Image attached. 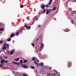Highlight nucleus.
Listing matches in <instances>:
<instances>
[{
  "mask_svg": "<svg viewBox=\"0 0 76 76\" xmlns=\"http://www.w3.org/2000/svg\"><path fill=\"white\" fill-rule=\"evenodd\" d=\"M32 60L33 61H36V62H35L34 63L36 64H37V66H38V63H39V60H38V59H37L35 58V57H34L33 58H32Z\"/></svg>",
  "mask_w": 76,
  "mask_h": 76,
  "instance_id": "1",
  "label": "nucleus"
},
{
  "mask_svg": "<svg viewBox=\"0 0 76 76\" xmlns=\"http://www.w3.org/2000/svg\"><path fill=\"white\" fill-rule=\"evenodd\" d=\"M51 11V9L50 10H46V15H48L49 14V12H50Z\"/></svg>",
  "mask_w": 76,
  "mask_h": 76,
  "instance_id": "2",
  "label": "nucleus"
},
{
  "mask_svg": "<svg viewBox=\"0 0 76 76\" xmlns=\"http://www.w3.org/2000/svg\"><path fill=\"white\" fill-rule=\"evenodd\" d=\"M14 53H15V50H12L10 52L11 55H13L14 54Z\"/></svg>",
  "mask_w": 76,
  "mask_h": 76,
  "instance_id": "3",
  "label": "nucleus"
},
{
  "mask_svg": "<svg viewBox=\"0 0 76 76\" xmlns=\"http://www.w3.org/2000/svg\"><path fill=\"white\" fill-rule=\"evenodd\" d=\"M53 75L54 76H60L59 73H56V74H53Z\"/></svg>",
  "mask_w": 76,
  "mask_h": 76,
  "instance_id": "4",
  "label": "nucleus"
},
{
  "mask_svg": "<svg viewBox=\"0 0 76 76\" xmlns=\"http://www.w3.org/2000/svg\"><path fill=\"white\" fill-rule=\"evenodd\" d=\"M13 63L15 64H16V65H19V62H13Z\"/></svg>",
  "mask_w": 76,
  "mask_h": 76,
  "instance_id": "5",
  "label": "nucleus"
},
{
  "mask_svg": "<svg viewBox=\"0 0 76 76\" xmlns=\"http://www.w3.org/2000/svg\"><path fill=\"white\" fill-rule=\"evenodd\" d=\"M5 63V60L4 59L2 60L1 61V63Z\"/></svg>",
  "mask_w": 76,
  "mask_h": 76,
  "instance_id": "6",
  "label": "nucleus"
},
{
  "mask_svg": "<svg viewBox=\"0 0 76 76\" xmlns=\"http://www.w3.org/2000/svg\"><path fill=\"white\" fill-rule=\"evenodd\" d=\"M7 48V47H6V46H4L3 47L2 49L3 50H6V49Z\"/></svg>",
  "mask_w": 76,
  "mask_h": 76,
  "instance_id": "7",
  "label": "nucleus"
},
{
  "mask_svg": "<svg viewBox=\"0 0 76 76\" xmlns=\"http://www.w3.org/2000/svg\"><path fill=\"white\" fill-rule=\"evenodd\" d=\"M15 61H19V58H17L15 59Z\"/></svg>",
  "mask_w": 76,
  "mask_h": 76,
  "instance_id": "8",
  "label": "nucleus"
},
{
  "mask_svg": "<svg viewBox=\"0 0 76 76\" xmlns=\"http://www.w3.org/2000/svg\"><path fill=\"white\" fill-rule=\"evenodd\" d=\"M41 8L42 9H44V8L45 7V5L43 4V5H42L41 6Z\"/></svg>",
  "mask_w": 76,
  "mask_h": 76,
  "instance_id": "9",
  "label": "nucleus"
},
{
  "mask_svg": "<svg viewBox=\"0 0 76 76\" xmlns=\"http://www.w3.org/2000/svg\"><path fill=\"white\" fill-rule=\"evenodd\" d=\"M30 29H31V26H29L26 28V29L28 30Z\"/></svg>",
  "mask_w": 76,
  "mask_h": 76,
  "instance_id": "10",
  "label": "nucleus"
},
{
  "mask_svg": "<svg viewBox=\"0 0 76 76\" xmlns=\"http://www.w3.org/2000/svg\"><path fill=\"white\" fill-rule=\"evenodd\" d=\"M4 45H7V47H9V45L8 44H7V43H4Z\"/></svg>",
  "mask_w": 76,
  "mask_h": 76,
  "instance_id": "11",
  "label": "nucleus"
},
{
  "mask_svg": "<svg viewBox=\"0 0 76 76\" xmlns=\"http://www.w3.org/2000/svg\"><path fill=\"white\" fill-rule=\"evenodd\" d=\"M65 31L66 32H69V31H70V30H69V29L67 28L65 30Z\"/></svg>",
  "mask_w": 76,
  "mask_h": 76,
  "instance_id": "12",
  "label": "nucleus"
},
{
  "mask_svg": "<svg viewBox=\"0 0 76 76\" xmlns=\"http://www.w3.org/2000/svg\"><path fill=\"white\" fill-rule=\"evenodd\" d=\"M23 66L24 68H27V66L25 65H23Z\"/></svg>",
  "mask_w": 76,
  "mask_h": 76,
  "instance_id": "13",
  "label": "nucleus"
},
{
  "mask_svg": "<svg viewBox=\"0 0 76 76\" xmlns=\"http://www.w3.org/2000/svg\"><path fill=\"white\" fill-rule=\"evenodd\" d=\"M15 36V34H12L11 35V37H13Z\"/></svg>",
  "mask_w": 76,
  "mask_h": 76,
  "instance_id": "14",
  "label": "nucleus"
},
{
  "mask_svg": "<svg viewBox=\"0 0 76 76\" xmlns=\"http://www.w3.org/2000/svg\"><path fill=\"white\" fill-rule=\"evenodd\" d=\"M52 1V0H50V2L48 4V5L49 6H50V4H51V3Z\"/></svg>",
  "mask_w": 76,
  "mask_h": 76,
  "instance_id": "15",
  "label": "nucleus"
},
{
  "mask_svg": "<svg viewBox=\"0 0 76 76\" xmlns=\"http://www.w3.org/2000/svg\"><path fill=\"white\" fill-rule=\"evenodd\" d=\"M19 35V32H17L16 33V35L17 36H18Z\"/></svg>",
  "mask_w": 76,
  "mask_h": 76,
  "instance_id": "16",
  "label": "nucleus"
},
{
  "mask_svg": "<svg viewBox=\"0 0 76 76\" xmlns=\"http://www.w3.org/2000/svg\"><path fill=\"white\" fill-rule=\"evenodd\" d=\"M4 30V28H2L0 29V31H3Z\"/></svg>",
  "mask_w": 76,
  "mask_h": 76,
  "instance_id": "17",
  "label": "nucleus"
},
{
  "mask_svg": "<svg viewBox=\"0 0 76 76\" xmlns=\"http://www.w3.org/2000/svg\"><path fill=\"white\" fill-rule=\"evenodd\" d=\"M1 2H2V3H4L5 2V0H1Z\"/></svg>",
  "mask_w": 76,
  "mask_h": 76,
  "instance_id": "18",
  "label": "nucleus"
},
{
  "mask_svg": "<svg viewBox=\"0 0 76 76\" xmlns=\"http://www.w3.org/2000/svg\"><path fill=\"white\" fill-rule=\"evenodd\" d=\"M31 68L32 69H35V67L32 66H31Z\"/></svg>",
  "mask_w": 76,
  "mask_h": 76,
  "instance_id": "19",
  "label": "nucleus"
},
{
  "mask_svg": "<svg viewBox=\"0 0 76 76\" xmlns=\"http://www.w3.org/2000/svg\"><path fill=\"white\" fill-rule=\"evenodd\" d=\"M20 7L21 8H23V5H21L20 6Z\"/></svg>",
  "mask_w": 76,
  "mask_h": 76,
  "instance_id": "20",
  "label": "nucleus"
},
{
  "mask_svg": "<svg viewBox=\"0 0 76 76\" xmlns=\"http://www.w3.org/2000/svg\"><path fill=\"white\" fill-rule=\"evenodd\" d=\"M56 7H54L53 9H52V10H56Z\"/></svg>",
  "mask_w": 76,
  "mask_h": 76,
  "instance_id": "21",
  "label": "nucleus"
},
{
  "mask_svg": "<svg viewBox=\"0 0 76 76\" xmlns=\"http://www.w3.org/2000/svg\"><path fill=\"white\" fill-rule=\"evenodd\" d=\"M11 41V38H9L7 40L8 41Z\"/></svg>",
  "mask_w": 76,
  "mask_h": 76,
  "instance_id": "22",
  "label": "nucleus"
},
{
  "mask_svg": "<svg viewBox=\"0 0 76 76\" xmlns=\"http://www.w3.org/2000/svg\"><path fill=\"white\" fill-rule=\"evenodd\" d=\"M41 25H38V27L39 28H41Z\"/></svg>",
  "mask_w": 76,
  "mask_h": 76,
  "instance_id": "23",
  "label": "nucleus"
},
{
  "mask_svg": "<svg viewBox=\"0 0 76 76\" xmlns=\"http://www.w3.org/2000/svg\"><path fill=\"white\" fill-rule=\"evenodd\" d=\"M3 64H2L0 66V67H3Z\"/></svg>",
  "mask_w": 76,
  "mask_h": 76,
  "instance_id": "24",
  "label": "nucleus"
},
{
  "mask_svg": "<svg viewBox=\"0 0 76 76\" xmlns=\"http://www.w3.org/2000/svg\"><path fill=\"white\" fill-rule=\"evenodd\" d=\"M28 61L26 60H25L24 61V63H26Z\"/></svg>",
  "mask_w": 76,
  "mask_h": 76,
  "instance_id": "25",
  "label": "nucleus"
},
{
  "mask_svg": "<svg viewBox=\"0 0 76 76\" xmlns=\"http://www.w3.org/2000/svg\"><path fill=\"white\" fill-rule=\"evenodd\" d=\"M40 65L41 66H43L44 65V64H43V63H41Z\"/></svg>",
  "mask_w": 76,
  "mask_h": 76,
  "instance_id": "26",
  "label": "nucleus"
},
{
  "mask_svg": "<svg viewBox=\"0 0 76 76\" xmlns=\"http://www.w3.org/2000/svg\"><path fill=\"white\" fill-rule=\"evenodd\" d=\"M71 63H69V66H71Z\"/></svg>",
  "mask_w": 76,
  "mask_h": 76,
  "instance_id": "27",
  "label": "nucleus"
},
{
  "mask_svg": "<svg viewBox=\"0 0 76 76\" xmlns=\"http://www.w3.org/2000/svg\"><path fill=\"white\" fill-rule=\"evenodd\" d=\"M23 76H27V75H26V74L24 73V74L23 75Z\"/></svg>",
  "mask_w": 76,
  "mask_h": 76,
  "instance_id": "28",
  "label": "nucleus"
},
{
  "mask_svg": "<svg viewBox=\"0 0 76 76\" xmlns=\"http://www.w3.org/2000/svg\"><path fill=\"white\" fill-rule=\"evenodd\" d=\"M32 45L34 47V46H35V45H34V43H32Z\"/></svg>",
  "mask_w": 76,
  "mask_h": 76,
  "instance_id": "29",
  "label": "nucleus"
},
{
  "mask_svg": "<svg viewBox=\"0 0 76 76\" xmlns=\"http://www.w3.org/2000/svg\"><path fill=\"white\" fill-rule=\"evenodd\" d=\"M20 63H22L23 62V61L22 60L20 61Z\"/></svg>",
  "mask_w": 76,
  "mask_h": 76,
  "instance_id": "30",
  "label": "nucleus"
},
{
  "mask_svg": "<svg viewBox=\"0 0 76 76\" xmlns=\"http://www.w3.org/2000/svg\"><path fill=\"white\" fill-rule=\"evenodd\" d=\"M50 73H47V76H50Z\"/></svg>",
  "mask_w": 76,
  "mask_h": 76,
  "instance_id": "31",
  "label": "nucleus"
},
{
  "mask_svg": "<svg viewBox=\"0 0 76 76\" xmlns=\"http://www.w3.org/2000/svg\"><path fill=\"white\" fill-rule=\"evenodd\" d=\"M44 12L45 13V12H46V10L45 9L44 10Z\"/></svg>",
  "mask_w": 76,
  "mask_h": 76,
  "instance_id": "32",
  "label": "nucleus"
},
{
  "mask_svg": "<svg viewBox=\"0 0 76 76\" xmlns=\"http://www.w3.org/2000/svg\"><path fill=\"white\" fill-rule=\"evenodd\" d=\"M71 23H72V24H74V22H73V21L72 20Z\"/></svg>",
  "mask_w": 76,
  "mask_h": 76,
  "instance_id": "33",
  "label": "nucleus"
},
{
  "mask_svg": "<svg viewBox=\"0 0 76 76\" xmlns=\"http://www.w3.org/2000/svg\"><path fill=\"white\" fill-rule=\"evenodd\" d=\"M42 48V46H41L40 47V50H41Z\"/></svg>",
  "mask_w": 76,
  "mask_h": 76,
  "instance_id": "34",
  "label": "nucleus"
},
{
  "mask_svg": "<svg viewBox=\"0 0 76 76\" xmlns=\"http://www.w3.org/2000/svg\"><path fill=\"white\" fill-rule=\"evenodd\" d=\"M41 47H44V44H41Z\"/></svg>",
  "mask_w": 76,
  "mask_h": 76,
  "instance_id": "35",
  "label": "nucleus"
},
{
  "mask_svg": "<svg viewBox=\"0 0 76 76\" xmlns=\"http://www.w3.org/2000/svg\"><path fill=\"white\" fill-rule=\"evenodd\" d=\"M3 42V41H0V44H1Z\"/></svg>",
  "mask_w": 76,
  "mask_h": 76,
  "instance_id": "36",
  "label": "nucleus"
},
{
  "mask_svg": "<svg viewBox=\"0 0 76 76\" xmlns=\"http://www.w3.org/2000/svg\"><path fill=\"white\" fill-rule=\"evenodd\" d=\"M45 6L46 7H49V6L48 5H46Z\"/></svg>",
  "mask_w": 76,
  "mask_h": 76,
  "instance_id": "37",
  "label": "nucleus"
},
{
  "mask_svg": "<svg viewBox=\"0 0 76 76\" xmlns=\"http://www.w3.org/2000/svg\"><path fill=\"white\" fill-rule=\"evenodd\" d=\"M8 63V61H5V63Z\"/></svg>",
  "mask_w": 76,
  "mask_h": 76,
  "instance_id": "38",
  "label": "nucleus"
},
{
  "mask_svg": "<svg viewBox=\"0 0 76 76\" xmlns=\"http://www.w3.org/2000/svg\"><path fill=\"white\" fill-rule=\"evenodd\" d=\"M25 27H26V28H27V26H26V25H25Z\"/></svg>",
  "mask_w": 76,
  "mask_h": 76,
  "instance_id": "39",
  "label": "nucleus"
},
{
  "mask_svg": "<svg viewBox=\"0 0 76 76\" xmlns=\"http://www.w3.org/2000/svg\"><path fill=\"white\" fill-rule=\"evenodd\" d=\"M38 18L36 19V20H38Z\"/></svg>",
  "mask_w": 76,
  "mask_h": 76,
  "instance_id": "40",
  "label": "nucleus"
},
{
  "mask_svg": "<svg viewBox=\"0 0 76 76\" xmlns=\"http://www.w3.org/2000/svg\"><path fill=\"white\" fill-rule=\"evenodd\" d=\"M2 26V24H0V26Z\"/></svg>",
  "mask_w": 76,
  "mask_h": 76,
  "instance_id": "41",
  "label": "nucleus"
},
{
  "mask_svg": "<svg viewBox=\"0 0 76 76\" xmlns=\"http://www.w3.org/2000/svg\"><path fill=\"white\" fill-rule=\"evenodd\" d=\"M5 58L7 59V57H5Z\"/></svg>",
  "mask_w": 76,
  "mask_h": 76,
  "instance_id": "42",
  "label": "nucleus"
},
{
  "mask_svg": "<svg viewBox=\"0 0 76 76\" xmlns=\"http://www.w3.org/2000/svg\"><path fill=\"white\" fill-rule=\"evenodd\" d=\"M38 65H39V66H40V64H38Z\"/></svg>",
  "mask_w": 76,
  "mask_h": 76,
  "instance_id": "43",
  "label": "nucleus"
},
{
  "mask_svg": "<svg viewBox=\"0 0 76 76\" xmlns=\"http://www.w3.org/2000/svg\"><path fill=\"white\" fill-rule=\"evenodd\" d=\"M75 1V2H76V0H75V1Z\"/></svg>",
  "mask_w": 76,
  "mask_h": 76,
  "instance_id": "44",
  "label": "nucleus"
},
{
  "mask_svg": "<svg viewBox=\"0 0 76 76\" xmlns=\"http://www.w3.org/2000/svg\"><path fill=\"white\" fill-rule=\"evenodd\" d=\"M1 53V51L0 50V53Z\"/></svg>",
  "mask_w": 76,
  "mask_h": 76,
  "instance_id": "45",
  "label": "nucleus"
},
{
  "mask_svg": "<svg viewBox=\"0 0 76 76\" xmlns=\"http://www.w3.org/2000/svg\"><path fill=\"white\" fill-rule=\"evenodd\" d=\"M0 33H1L0 31Z\"/></svg>",
  "mask_w": 76,
  "mask_h": 76,
  "instance_id": "46",
  "label": "nucleus"
},
{
  "mask_svg": "<svg viewBox=\"0 0 76 76\" xmlns=\"http://www.w3.org/2000/svg\"><path fill=\"white\" fill-rule=\"evenodd\" d=\"M50 69H52V68H50Z\"/></svg>",
  "mask_w": 76,
  "mask_h": 76,
  "instance_id": "47",
  "label": "nucleus"
},
{
  "mask_svg": "<svg viewBox=\"0 0 76 76\" xmlns=\"http://www.w3.org/2000/svg\"><path fill=\"white\" fill-rule=\"evenodd\" d=\"M31 11H32V10H31Z\"/></svg>",
  "mask_w": 76,
  "mask_h": 76,
  "instance_id": "48",
  "label": "nucleus"
}]
</instances>
